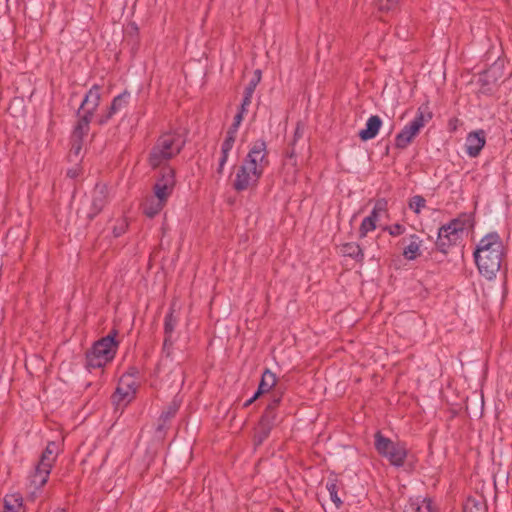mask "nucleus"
<instances>
[{"instance_id":"f257e3e1","label":"nucleus","mask_w":512,"mask_h":512,"mask_svg":"<svg viewBox=\"0 0 512 512\" xmlns=\"http://www.w3.org/2000/svg\"><path fill=\"white\" fill-rule=\"evenodd\" d=\"M269 166L267 144L260 139L253 142L249 151L235 171L233 187L236 191L255 188Z\"/></svg>"},{"instance_id":"f03ea898","label":"nucleus","mask_w":512,"mask_h":512,"mask_svg":"<svg viewBox=\"0 0 512 512\" xmlns=\"http://www.w3.org/2000/svg\"><path fill=\"white\" fill-rule=\"evenodd\" d=\"M473 256L480 275L487 280L495 279L505 256V246L499 234L491 232L483 236Z\"/></svg>"},{"instance_id":"7ed1b4c3","label":"nucleus","mask_w":512,"mask_h":512,"mask_svg":"<svg viewBox=\"0 0 512 512\" xmlns=\"http://www.w3.org/2000/svg\"><path fill=\"white\" fill-rule=\"evenodd\" d=\"M184 144L185 140L183 135L179 132L174 131L162 134L150 152V165L153 168H156L164 164L168 160L178 155Z\"/></svg>"},{"instance_id":"20e7f679","label":"nucleus","mask_w":512,"mask_h":512,"mask_svg":"<svg viewBox=\"0 0 512 512\" xmlns=\"http://www.w3.org/2000/svg\"><path fill=\"white\" fill-rule=\"evenodd\" d=\"M116 336L117 331L113 330L93 344L86 353V365L88 368H103L114 359L118 350Z\"/></svg>"},{"instance_id":"39448f33","label":"nucleus","mask_w":512,"mask_h":512,"mask_svg":"<svg viewBox=\"0 0 512 512\" xmlns=\"http://www.w3.org/2000/svg\"><path fill=\"white\" fill-rule=\"evenodd\" d=\"M60 452L59 444L49 442L41 454L40 460L30 475V483L36 489L43 487L49 478L52 467L54 466Z\"/></svg>"},{"instance_id":"423d86ee","label":"nucleus","mask_w":512,"mask_h":512,"mask_svg":"<svg viewBox=\"0 0 512 512\" xmlns=\"http://www.w3.org/2000/svg\"><path fill=\"white\" fill-rule=\"evenodd\" d=\"M139 371L136 367H130L119 379L116 391L112 396L116 407H126L131 403L139 388Z\"/></svg>"},{"instance_id":"0eeeda50","label":"nucleus","mask_w":512,"mask_h":512,"mask_svg":"<svg viewBox=\"0 0 512 512\" xmlns=\"http://www.w3.org/2000/svg\"><path fill=\"white\" fill-rule=\"evenodd\" d=\"M469 226V218L467 216L457 217L449 223L439 228L437 237V246L440 251L446 250L461 240L464 232Z\"/></svg>"},{"instance_id":"6e6552de","label":"nucleus","mask_w":512,"mask_h":512,"mask_svg":"<svg viewBox=\"0 0 512 512\" xmlns=\"http://www.w3.org/2000/svg\"><path fill=\"white\" fill-rule=\"evenodd\" d=\"M431 118L432 114L427 108L419 107L415 117L396 135L395 146L400 149L406 148Z\"/></svg>"},{"instance_id":"1a4fd4ad","label":"nucleus","mask_w":512,"mask_h":512,"mask_svg":"<svg viewBox=\"0 0 512 512\" xmlns=\"http://www.w3.org/2000/svg\"><path fill=\"white\" fill-rule=\"evenodd\" d=\"M375 448L377 452L385 457L391 465L401 467L407 457V448L401 442H393L384 437L380 432L375 434Z\"/></svg>"},{"instance_id":"9d476101","label":"nucleus","mask_w":512,"mask_h":512,"mask_svg":"<svg viewBox=\"0 0 512 512\" xmlns=\"http://www.w3.org/2000/svg\"><path fill=\"white\" fill-rule=\"evenodd\" d=\"M175 187V174L172 169H167L154 185V196L167 203Z\"/></svg>"},{"instance_id":"9b49d317","label":"nucleus","mask_w":512,"mask_h":512,"mask_svg":"<svg viewBox=\"0 0 512 512\" xmlns=\"http://www.w3.org/2000/svg\"><path fill=\"white\" fill-rule=\"evenodd\" d=\"M387 202L383 199L378 200L370 214L365 217L359 227V236L364 238L368 233L374 231L377 227V222L379 221L380 214L386 211Z\"/></svg>"},{"instance_id":"f8f14e48","label":"nucleus","mask_w":512,"mask_h":512,"mask_svg":"<svg viewBox=\"0 0 512 512\" xmlns=\"http://www.w3.org/2000/svg\"><path fill=\"white\" fill-rule=\"evenodd\" d=\"M486 144V133L482 129L469 132L465 140V152L471 157L475 158L480 155L482 149Z\"/></svg>"},{"instance_id":"ddd939ff","label":"nucleus","mask_w":512,"mask_h":512,"mask_svg":"<svg viewBox=\"0 0 512 512\" xmlns=\"http://www.w3.org/2000/svg\"><path fill=\"white\" fill-rule=\"evenodd\" d=\"M109 201V189L106 184H97L91 194V212L89 217L96 216Z\"/></svg>"},{"instance_id":"4468645a","label":"nucleus","mask_w":512,"mask_h":512,"mask_svg":"<svg viewBox=\"0 0 512 512\" xmlns=\"http://www.w3.org/2000/svg\"><path fill=\"white\" fill-rule=\"evenodd\" d=\"M129 98H130V94L127 92H124V93L116 96L113 99L109 109L97 117V122L100 125L107 123L112 118V116L114 114H116L118 111H120L121 109H123L124 107L127 106Z\"/></svg>"},{"instance_id":"2eb2a0df","label":"nucleus","mask_w":512,"mask_h":512,"mask_svg":"<svg viewBox=\"0 0 512 512\" xmlns=\"http://www.w3.org/2000/svg\"><path fill=\"white\" fill-rule=\"evenodd\" d=\"M101 99L100 87L98 85H94L85 95L84 100L82 101L80 110L83 114L89 115L93 117L94 112L99 106Z\"/></svg>"},{"instance_id":"dca6fc26","label":"nucleus","mask_w":512,"mask_h":512,"mask_svg":"<svg viewBox=\"0 0 512 512\" xmlns=\"http://www.w3.org/2000/svg\"><path fill=\"white\" fill-rule=\"evenodd\" d=\"M402 255L408 261L416 260L422 255L423 240L416 234H411L405 239Z\"/></svg>"},{"instance_id":"f3484780","label":"nucleus","mask_w":512,"mask_h":512,"mask_svg":"<svg viewBox=\"0 0 512 512\" xmlns=\"http://www.w3.org/2000/svg\"><path fill=\"white\" fill-rule=\"evenodd\" d=\"M382 126V120L378 115L370 116L365 124V128L359 131V137L363 141L374 139Z\"/></svg>"},{"instance_id":"a211bd4d","label":"nucleus","mask_w":512,"mask_h":512,"mask_svg":"<svg viewBox=\"0 0 512 512\" xmlns=\"http://www.w3.org/2000/svg\"><path fill=\"white\" fill-rule=\"evenodd\" d=\"M279 402H280L279 398L273 399L268 404V406L266 408V411H265V414L262 416V419L260 421L259 427L261 429H263V431H264V436L263 437L267 436V434L270 431V428H271L272 424L274 423V420H275L274 410L278 406Z\"/></svg>"},{"instance_id":"6ab92c4d","label":"nucleus","mask_w":512,"mask_h":512,"mask_svg":"<svg viewBox=\"0 0 512 512\" xmlns=\"http://www.w3.org/2000/svg\"><path fill=\"white\" fill-rule=\"evenodd\" d=\"M404 512H432L431 501L427 498H411Z\"/></svg>"},{"instance_id":"aec40b11","label":"nucleus","mask_w":512,"mask_h":512,"mask_svg":"<svg viewBox=\"0 0 512 512\" xmlns=\"http://www.w3.org/2000/svg\"><path fill=\"white\" fill-rule=\"evenodd\" d=\"M23 510V499L18 493L8 494L4 498L3 512H21Z\"/></svg>"},{"instance_id":"412c9836","label":"nucleus","mask_w":512,"mask_h":512,"mask_svg":"<svg viewBox=\"0 0 512 512\" xmlns=\"http://www.w3.org/2000/svg\"><path fill=\"white\" fill-rule=\"evenodd\" d=\"M276 382V375L270 370L266 369L262 374L258 390L256 391V396H260L261 394L270 391V389H272L276 385Z\"/></svg>"},{"instance_id":"4be33fe9","label":"nucleus","mask_w":512,"mask_h":512,"mask_svg":"<svg viewBox=\"0 0 512 512\" xmlns=\"http://www.w3.org/2000/svg\"><path fill=\"white\" fill-rule=\"evenodd\" d=\"M463 512H487L486 502L482 496L468 497Z\"/></svg>"},{"instance_id":"5701e85b","label":"nucleus","mask_w":512,"mask_h":512,"mask_svg":"<svg viewBox=\"0 0 512 512\" xmlns=\"http://www.w3.org/2000/svg\"><path fill=\"white\" fill-rule=\"evenodd\" d=\"M165 205H166L165 202H163V201L159 200L158 198H156L155 196H153L145 201V203L143 205V211H144L145 215L152 218V217L156 216L157 214H159Z\"/></svg>"},{"instance_id":"b1692460","label":"nucleus","mask_w":512,"mask_h":512,"mask_svg":"<svg viewBox=\"0 0 512 512\" xmlns=\"http://www.w3.org/2000/svg\"><path fill=\"white\" fill-rule=\"evenodd\" d=\"M177 325V319L174 317L173 313L170 312L166 315L165 317V323H164V328H165V334H166V338H165V341H164V351L168 353L169 351V348L171 346V343L169 342L170 340V337L175 329Z\"/></svg>"},{"instance_id":"393cba45","label":"nucleus","mask_w":512,"mask_h":512,"mask_svg":"<svg viewBox=\"0 0 512 512\" xmlns=\"http://www.w3.org/2000/svg\"><path fill=\"white\" fill-rule=\"evenodd\" d=\"M341 251L344 256H348L357 261H362L364 259V253L361 247L356 243H345Z\"/></svg>"},{"instance_id":"a878e982","label":"nucleus","mask_w":512,"mask_h":512,"mask_svg":"<svg viewBox=\"0 0 512 512\" xmlns=\"http://www.w3.org/2000/svg\"><path fill=\"white\" fill-rule=\"evenodd\" d=\"M91 120V116L83 114L73 131V137L80 141L87 134Z\"/></svg>"},{"instance_id":"bb28decb","label":"nucleus","mask_w":512,"mask_h":512,"mask_svg":"<svg viewBox=\"0 0 512 512\" xmlns=\"http://www.w3.org/2000/svg\"><path fill=\"white\" fill-rule=\"evenodd\" d=\"M326 488L329 492L330 499L335 503L336 507L342 504L341 499L338 496V488L335 480H330L326 484Z\"/></svg>"},{"instance_id":"cd10ccee","label":"nucleus","mask_w":512,"mask_h":512,"mask_svg":"<svg viewBox=\"0 0 512 512\" xmlns=\"http://www.w3.org/2000/svg\"><path fill=\"white\" fill-rule=\"evenodd\" d=\"M425 205L426 200L420 195L413 196L409 201L410 209H412L416 214H419Z\"/></svg>"},{"instance_id":"c85d7f7f","label":"nucleus","mask_w":512,"mask_h":512,"mask_svg":"<svg viewBox=\"0 0 512 512\" xmlns=\"http://www.w3.org/2000/svg\"><path fill=\"white\" fill-rule=\"evenodd\" d=\"M236 140L233 132H227L224 141L221 144V152H231Z\"/></svg>"},{"instance_id":"c756f323","label":"nucleus","mask_w":512,"mask_h":512,"mask_svg":"<svg viewBox=\"0 0 512 512\" xmlns=\"http://www.w3.org/2000/svg\"><path fill=\"white\" fill-rule=\"evenodd\" d=\"M245 115L246 114H244V113L238 112L235 115L233 123L227 132H233V134L237 136L238 129H239Z\"/></svg>"},{"instance_id":"7c9ffc66","label":"nucleus","mask_w":512,"mask_h":512,"mask_svg":"<svg viewBox=\"0 0 512 512\" xmlns=\"http://www.w3.org/2000/svg\"><path fill=\"white\" fill-rule=\"evenodd\" d=\"M391 236H399L405 232V227L401 224H394L391 226H386L384 228Z\"/></svg>"},{"instance_id":"2f4dec72","label":"nucleus","mask_w":512,"mask_h":512,"mask_svg":"<svg viewBox=\"0 0 512 512\" xmlns=\"http://www.w3.org/2000/svg\"><path fill=\"white\" fill-rule=\"evenodd\" d=\"M400 0H380L379 9L382 11H390L394 9Z\"/></svg>"},{"instance_id":"473e14b6","label":"nucleus","mask_w":512,"mask_h":512,"mask_svg":"<svg viewBox=\"0 0 512 512\" xmlns=\"http://www.w3.org/2000/svg\"><path fill=\"white\" fill-rule=\"evenodd\" d=\"M229 154H230V152H221V156L219 158V164H218V168H217V172L219 174L223 173L224 167L229 159Z\"/></svg>"},{"instance_id":"72a5a7b5","label":"nucleus","mask_w":512,"mask_h":512,"mask_svg":"<svg viewBox=\"0 0 512 512\" xmlns=\"http://www.w3.org/2000/svg\"><path fill=\"white\" fill-rule=\"evenodd\" d=\"M251 101H252V98H249V97L244 96V97H243V100H242V103H241V106H240V109H239V111H238V112H241V113L247 114V112H248V107L250 106Z\"/></svg>"},{"instance_id":"f704fd0d","label":"nucleus","mask_w":512,"mask_h":512,"mask_svg":"<svg viewBox=\"0 0 512 512\" xmlns=\"http://www.w3.org/2000/svg\"><path fill=\"white\" fill-rule=\"evenodd\" d=\"M257 82H251L244 91V96L252 98Z\"/></svg>"},{"instance_id":"c9c22d12","label":"nucleus","mask_w":512,"mask_h":512,"mask_svg":"<svg viewBox=\"0 0 512 512\" xmlns=\"http://www.w3.org/2000/svg\"><path fill=\"white\" fill-rule=\"evenodd\" d=\"M259 396H256V393L249 399L245 402L244 406L245 407H248L249 405H251Z\"/></svg>"},{"instance_id":"e433bc0d","label":"nucleus","mask_w":512,"mask_h":512,"mask_svg":"<svg viewBox=\"0 0 512 512\" xmlns=\"http://www.w3.org/2000/svg\"><path fill=\"white\" fill-rule=\"evenodd\" d=\"M125 227H126V224H125V222H124V221H122V222H121V230H120V231H116V230H114V234H115V236H119V235L124 231Z\"/></svg>"},{"instance_id":"4c0bfd02","label":"nucleus","mask_w":512,"mask_h":512,"mask_svg":"<svg viewBox=\"0 0 512 512\" xmlns=\"http://www.w3.org/2000/svg\"><path fill=\"white\" fill-rule=\"evenodd\" d=\"M175 372H176L177 377H178L180 380H182V374H183V373H182L181 368H180V367H177Z\"/></svg>"},{"instance_id":"58836bf2","label":"nucleus","mask_w":512,"mask_h":512,"mask_svg":"<svg viewBox=\"0 0 512 512\" xmlns=\"http://www.w3.org/2000/svg\"><path fill=\"white\" fill-rule=\"evenodd\" d=\"M167 359H162L161 361V364H160V370L162 369V367H165L167 365Z\"/></svg>"},{"instance_id":"ea45409f","label":"nucleus","mask_w":512,"mask_h":512,"mask_svg":"<svg viewBox=\"0 0 512 512\" xmlns=\"http://www.w3.org/2000/svg\"><path fill=\"white\" fill-rule=\"evenodd\" d=\"M74 148H75V153H76V154H78V153H79V151H80V149H81V146H80V144L78 143Z\"/></svg>"},{"instance_id":"a19ab883","label":"nucleus","mask_w":512,"mask_h":512,"mask_svg":"<svg viewBox=\"0 0 512 512\" xmlns=\"http://www.w3.org/2000/svg\"><path fill=\"white\" fill-rule=\"evenodd\" d=\"M256 77H257V79H256V81H255V82H257V83H258V81L260 80V73H259V72H257Z\"/></svg>"},{"instance_id":"79ce46f5","label":"nucleus","mask_w":512,"mask_h":512,"mask_svg":"<svg viewBox=\"0 0 512 512\" xmlns=\"http://www.w3.org/2000/svg\"><path fill=\"white\" fill-rule=\"evenodd\" d=\"M161 417H163V418H164V420H167V419H168V417H169V415H168V414H167V415L162 414V416H161Z\"/></svg>"},{"instance_id":"37998d69","label":"nucleus","mask_w":512,"mask_h":512,"mask_svg":"<svg viewBox=\"0 0 512 512\" xmlns=\"http://www.w3.org/2000/svg\"><path fill=\"white\" fill-rule=\"evenodd\" d=\"M289 160H290V161H294V158H293V156H292V155L289 157Z\"/></svg>"},{"instance_id":"c03bdc74","label":"nucleus","mask_w":512,"mask_h":512,"mask_svg":"<svg viewBox=\"0 0 512 512\" xmlns=\"http://www.w3.org/2000/svg\"><path fill=\"white\" fill-rule=\"evenodd\" d=\"M56 512H65L64 510H57Z\"/></svg>"}]
</instances>
